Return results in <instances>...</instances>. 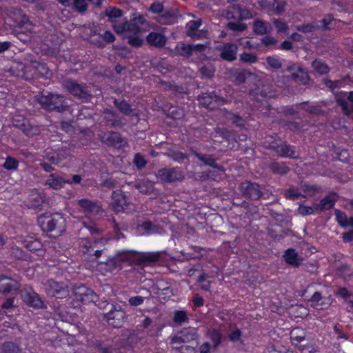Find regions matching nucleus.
Listing matches in <instances>:
<instances>
[{"instance_id": "nucleus-1", "label": "nucleus", "mask_w": 353, "mask_h": 353, "mask_svg": "<svg viewBox=\"0 0 353 353\" xmlns=\"http://www.w3.org/2000/svg\"><path fill=\"white\" fill-rule=\"evenodd\" d=\"M106 14L114 22L113 28L115 32L123 34L131 46L137 47L142 45L143 39L139 36V33L143 31L145 23L141 16L134 17L132 21L128 24L126 21H114L115 19L121 16V11L119 9L110 8L106 10Z\"/></svg>"}, {"instance_id": "nucleus-2", "label": "nucleus", "mask_w": 353, "mask_h": 353, "mask_svg": "<svg viewBox=\"0 0 353 353\" xmlns=\"http://www.w3.org/2000/svg\"><path fill=\"white\" fill-rule=\"evenodd\" d=\"M39 223L41 229L44 231H55L61 234L65 227V220L63 216L59 213L45 214L39 218Z\"/></svg>"}, {"instance_id": "nucleus-3", "label": "nucleus", "mask_w": 353, "mask_h": 353, "mask_svg": "<svg viewBox=\"0 0 353 353\" xmlns=\"http://www.w3.org/2000/svg\"><path fill=\"white\" fill-rule=\"evenodd\" d=\"M34 70V74L36 76L48 77V70L45 64L34 63L30 67L25 66L21 63H14L12 67L13 70H17V75L24 76L29 78V74L31 72V69Z\"/></svg>"}, {"instance_id": "nucleus-4", "label": "nucleus", "mask_w": 353, "mask_h": 353, "mask_svg": "<svg viewBox=\"0 0 353 353\" xmlns=\"http://www.w3.org/2000/svg\"><path fill=\"white\" fill-rule=\"evenodd\" d=\"M39 101L44 108L49 110L57 109L62 111L67 106L64 104L63 97L57 94L42 95L39 97Z\"/></svg>"}, {"instance_id": "nucleus-5", "label": "nucleus", "mask_w": 353, "mask_h": 353, "mask_svg": "<svg viewBox=\"0 0 353 353\" xmlns=\"http://www.w3.org/2000/svg\"><path fill=\"white\" fill-rule=\"evenodd\" d=\"M47 294L50 296L62 298L68 294L67 286L63 283H59L54 281H48L44 287Z\"/></svg>"}, {"instance_id": "nucleus-6", "label": "nucleus", "mask_w": 353, "mask_h": 353, "mask_svg": "<svg viewBox=\"0 0 353 353\" xmlns=\"http://www.w3.org/2000/svg\"><path fill=\"white\" fill-rule=\"evenodd\" d=\"M21 296L23 301L29 306L37 309L46 308L44 302L36 292L32 291H21Z\"/></svg>"}, {"instance_id": "nucleus-7", "label": "nucleus", "mask_w": 353, "mask_h": 353, "mask_svg": "<svg viewBox=\"0 0 353 353\" xmlns=\"http://www.w3.org/2000/svg\"><path fill=\"white\" fill-rule=\"evenodd\" d=\"M74 295L77 300L83 303L95 302L97 295L92 290L83 285L77 288L74 291Z\"/></svg>"}, {"instance_id": "nucleus-8", "label": "nucleus", "mask_w": 353, "mask_h": 353, "mask_svg": "<svg viewBox=\"0 0 353 353\" xmlns=\"http://www.w3.org/2000/svg\"><path fill=\"white\" fill-rule=\"evenodd\" d=\"M223 15L228 19H249L252 17V14L246 9H243L239 6H233L230 10L224 12Z\"/></svg>"}, {"instance_id": "nucleus-9", "label": "nucleus", "mask_w": 353, "mask_h": 353, "mask_svg": "<svg viewBox=\"0 0 353 353\" xmlns=\"http://www.w3.org/2000/svg\"><path fill=\"white\" fill-rule=\"evenodd\" d=\"M99 136L103 142L115 148H121L126 145V141L117 132H103Z\"/></svg>"}, {"instance_id": "nucleus-10", "label": "nucleus", "mask_w": 353, "mask_h": 353, "mask_svg": "<svg viewBox=\"0 0 353 353\" xmlns=\"http://www.w3.org/2000/svg\"><path fill=\"white\" fill-rule=\"evenodd\" d=\"M196 335V330L194 328L185 329L176 336H174L171 342L174 345H179L182 343L189 342L193 340Z\"/></svg>"}, {"instance_id": "nucleus-11", "label": "nucleus", "mask_w": 353, "mask_h": 353, "mask_svg": "<svg viewBox=\"0 0 353 353\" xmlns=\"http://www.w3.org/2000/svg\"><path fill=\"white\" fill-rule=\"evenodd\" d=\"M125 312L120 310L110 311L107 315L106 319L108 324L112 327H121L124 321Z\"/></svg>"}, {"instance_id": "nucleus-12", "label": "nucleus", "mask_w": 353, "mask_h": 353, "mask_svg": "<svg viewBox=\"0 0 353 353\" xmlns=\"http://www.w3.org/2000/svg\"><path fill=\"white\" fill-rule=\"evenodd\" d=\"M199 103L201 105L209 109L216 108L218 105L223 103V101L215 94H208L205 96L199 97Z\"/></svg>"}, {"instance_id": "nucleus-13", "label": "nucleus", "mask_w": 353, "mask_h": 353, "mask_svg": "<svg viewBox=\"0 0 353 353\" xmlns=\"http://www.w3.org/2000/svg\"><path fill=\"white\" fill-rule=\"evenodd\" d=\"M258 2L263 9H272L278 14L284 10L285 6L284 0H259Z\"/></svg>"}, {"instance_id": "nucleus-14", "label": "nucleus", "mask_w": 353, "mask_h": 353, "mask_svg": "<svg viewBox=\"0 0 353 353\" xmlns=\"http://www.w3.org/2000/svg\"><path fill=\"white\" fill-rule=\"evenodd\" d=\"M200 21H191L187 23L188 30L187 34L192 38H203L207 35V32L203 30H199L201 26Z\"/></svg>"}, {"instance_id": "nucleus-15", "label": "nucleus", "mask_w": 353, "mask_h": 353, "mask_svg": "<svg viewBox=\"0 0 353 353\" xmlns=\"http://www.w3.org/2000/svg\"><path fill=\"white\" fill-rule=\"evenodd\" d=\"M24 246L30 251H37V255L41 257L44 256L45 252L41 249L42 244L33 236H28L23 241Z\"/></svg>"}, {"instance_id": "nucleus-16", "label": "nucleus", "mask_w": 353, "mask_h": 353, "mask_svg": "<svg viewBox=\"0 0 353 353\" xmlns=\"http://www.w3.org/2000/svg\"><path fill=\"white\" fill-rule=\"evenodd\" d=\"M241 188L245 194L253 199L261 196V192L257 184L245 182L241 184Z\"/></svg>"}, {"instance_id": "nucleus-17", "label": "nucleus", "mask_w": 353, "mask_h": 353, "mask_svg": "<svg viewBox=\"0 0 353 353\" xmlns=\"http://www.w3.org/2000/svg\"><path fill=\"white\" fill-rule=\"evenodd\" d=\"M292 77L305 84L308 82V75L305 71L296 65H292L288 68Z\"/></svg>"}, {"instance_id": "nucleus-18", "label": "nucleus", "mask_w": 353, "mask_h": 353, "mask_svg": "<svg viewBox=\"0 0 353 353\" xmlns=\"http://www.w3.org/2000/svg\"><path fill=\"white\" fill-rule=\"evenodd\" d=\"M221 57L227 61H232L236 59L237 46L235 44L228 43L220 49Z\"/></svg>"}, {"instance_id": "nucleus-19", "label": "nucleus", "mask_w": 353, "mask_h": 353, "mask_svg": "<svg viewBox=\"0 0 353 353\" xmlns=\"http://www.w3.org/2000/svg\"><path fill=\"white\" fill-rule=\"evenodd\" d=\"M69 180H65L63 177L55 174H50L46 181V185L54 190H59L63 188L65 183H69Z\"/></svg>"}, {"instance_id": "nucleus-20", "label": "nucleus", "mask_w": 353, "mask_h": 353, "mask_svg": "<svg viewBox=\"0 0 353 353\" xmlns=\"http://www.w3.org/2000/svg\"><path fill=\"white\" fill-rule=\"evenodd\" d=\"M113 208L117 212L127 209L128 203L125 196L120 192H114L112 195Z\"/></svg>"}, {"instance_id": "nucleus-21", "label": "nucleus", "mask_w": 353, "mask_h": 353, "mask_svg": "<svg viewBox=\"0 0 353 353\" xmlns=\"http://www.w3.org/2000/svg\"><path fill=\"white\" fill-rule=\"evenodd\" d=\"M19 288L17 281L9 277H0V290L3 292H9Z\"/></svg>"}, {"instance_id": "nucleus-22", "label": "nucleus", "mask_w": 353, "mask_h": 353, "mask_svg": "<svg viewBox=\"0 0 353 353\" xmlns=\"http://www.w3.org/2000/svg\"><path fill=\"white\" fill-rule=\"evenodd\" d=\"M126 253V251H121L119 252L115 257L110 259L106 264H102L101 265H105V269L108 272H112L118 266L120 261L128 259L125 256Z\"/></svg>"}, {"instance_id": "nucleus-23", "label": "nucleus", "mask_w": 353, "mask_h": 353, "mask_svg": "<svg viewBox=\"0 0 353 353\" xmlns=\"http://www.w3.org/2000/svg\"><path fill=\"white\" fill-rule=\"evenodd\" d=\"M147 41L156 47H162L166 43L165 37L159 32H151L147 37Z\"/></svg>"}, {"instance_id": "nucleus-24", "label": "nucleus", "mask_w": 353, "mask_h": 353, "mask_svg": "<svg viewBox=\"0 0 353 353\" xmlns=\"http://www.w3.org/2000/svg\"><path fill=\"white\" fill-rule=\"evenodd\" d=\"M78 203L86 212L98 214L101 211L100 207L90 200L80 199L78 201Z\"/></svg>"}, {"instance_id": "nucleus-25", "label": "nucleus", "mask_w": 353, "mask_h": 353, "mask_svg": "<svg viewBox=\"0 0 353 353\" xmlns=\"http://www.w3.org/2000/svg\"><path fill=\"white\" fill-rule=\"evenodd\" d=\"M336 197V195L334 194H330L327 195L321 201L319 204L316 205V209L319 211H321L323 210H329L332 208L334 205Z\"/></svg>"}, {"instance_id": "nucleus-26", "label": "nucleus", "mask_w": 353, "mask_h": 353, "mask_svg": "<svg viewBox=\"0 0 353 353\" xmlns=\"http://www.w3.org/2000/svg\"><path fill=\"white\" fill-rule=\"evenodd\" d=\"M65 87L72 94L75 96L83 99H85L87 97V93L83 90V88L74 81H66Z\"/></svg>"}, {"instance_id": "nucleus-27", "label": "nucleus", "mask_w": 353, "mask_h": 353, "mask_svg": "<svg viewBox=\"0 0 353 353\" xmlns=\"http://www.w3.org/2000/svg\"><path fill=\"white\" fill-rule=\"evenodd\" d=\"M271 148H274L276 151L281 156L288 157H295L294 151L292 148L287 145L286 144H281L278 145H270Z\"/></svg>"}, {"instance_id": "nucleus-28", "label": "nucleus", "mask_w": 353, "mask_h": 353, "mask_svg": "<svg viewBox=\"0 0 353 353\" xmlns=\"http://www.w3.org/2000/svg\"><path fill=\"white\" fill-rule=\"evenodd\" d=\"M310 305L314 308L320 310L322 309L323 306L328 305V303L326 302L325 299L321 297V295L319 292H316L310 299Z\"/></svg>"}, {"instance_id": "nucleus-29", "label": "nucleus", "mask_w": 353, "mask_h": 353, "mask_svg": "<svg viewBox=\"0 0 353 353\" xmlns=\"http://www.w3.org/2000/svg\"><path fill=\"white\" fill-rule=\"evenodd\" d=\"M285 261L288 264L292 265H297L300 263V260L298 258L297 254L293 249H288L283 255Z\"/></svg>"}, {"instance_id": "nucleus-30", "label": "nucleus", "mask_w": 353, "mask_h": 353, "mask_svg": "<svg viewBox=\"0 0 353 353\" xmlns=\"http://www.w3.org/2000/svg\"><path fill=\"white\" fill-rule=\"evenodd\" d=\"M254 31L258 34H264L271 30V26L266 22L257 20L254 23Z\"/></svg>"}, {"instance_id": "nucleus-31", "label": "nucleus", "mask_w": 353, "mask_h": 353, "mask_svg": "<svg viewBox=\"0 0 353 353\" xmlns=\"http://www.w3.org/2000/svg\"><path fill=\"white\" fill-rule=\"evenodd\" d=\"M305 336V331L301 328H295L290 333L291 340L294 345L303 341Z\"/></svg>"}, {"instance_id": "nucleus-32", "label": "nucleus", "mask_w": 353, "mask_h": 353, "mask_svg": "<svg viewBox=\"0 0 353 353\" xmlns=\"http://www.w3.org/2000/svg\"><path fill=\"white\" fill-rule=\"evenodd\" d=\"M205 48L203 45H186L183 46L182 50L187 54H193L194 53L196 54L198 52L204 51Z\"/></svg>"}, {"instance_id": "nucleus-33", "label": "nucleus", "mask_w": 353, "mask_h": 353, "mask_svg": "<svg viewBox=\"0 0 353 353\" xmlns=\"http://www.w3.org/2000/svg\"><path fill=\"white\" fill-rule=\"evenodd\" d=\"M313 68L320 74H325L328 72L327 65L320 60H316L312 63Z\"/></svg>"}, {"instance_id": "nucleus-34", "label": "nucleus", "mask_w": 353, "mask_h": 353, "mask_svg": "<svg viewBox=\"0 0 353 353\" xmlns=\"http://www.w3.org/2000/svg\"><path fill=\"white\" fill-rule=\"evenodd\" d=\"M239 59L241 61L248 63H254L257 61V57L255 54L248 52H243L240 54Z\"/></svg>"}, {"instance_id": "nucleus-35", "label": "nucleus", "mask_w": 353, "mask_h": 353, "mask_svg": "<svg viewBox=\"0 0 353 353\" xmlns=\"http://www.w3.org/2000/svg\"><path fill=\"white\" fill-rule=\"evenodd\" d=\"M316 205L314 204L312 207L305 206V205H300L298 210L299 212L302 215H309L314 214L315 212L319 211L316 209Z\"/></svg>"}, {"instance_id": "nucleus-36", "label": "nucleus", "mask_w": 353, "mask_h": 353, "mask_svg": "<svg viewBox=\"0 0 353 353\" xmlns=\"http://www.w3.org/2000/svg\"><path fill=\"white\" fill-rule=\"evenodd\" d=\"M273 23H274L278 32H283V33L287 32V30H288V26L283 21L278 20V19H275V20H274Z\"/></svg>"}, {"instance_id": "nucleus-37", "label": "nucleus", "mask_w": 353, "mask_h": 353, "mask_svg": "<svg viewBox=\"0 0 353 353\" xmlns=\"http://www.w3.org/2000/svg\"><path fill=\"white\" fill-rule=\"evenodd\" d=\"M3 167L7 170H15L18 167V162L16 159L8 157L6 159Z\"/></svg>"}, {"instance_id": "nucleus-38", "label": "nucleus", "mask_w": 353, "mask_h": 353, "mask_svg": "<svg viewBox=\"0 0 353 353\" xmlns=\"http://www.w3.org/2000/svg\"><path fill=\"white\" fill-rule=\"evenodd\" d=\"M228 27L233 31H243L247 28V26L245 25V23L240 22H229L228 23Z\"/></svg>"}, {"instance_id": "nucleus-39", "label": "nucleus", "mask_w": 353, "mask_h": 353, "mask_svg": "<svg viewBox=\"0 0 353 353\" xmlns=\"http://www.w3.org/2000/svg\"><path fill=\"white\" fill-rule=\"evenodd\" d=\"M267 63L270 67L272 68H279L281 66V62L276 57H268L267 58Z\"/></svg>"}, {"instance_id": "nucleus-40", "label": "nucleus", "mask_w": 353, "mask_h": 353, "mask_svg": "<svg viewBox=\"0 0 353 353\" xmlns=\"http://www.w3.org/2000/svg\"><path fill=\"white\" fill-rule=\"evenodd\" d=\"M67 155H68V152L67 151H61L57 154V157L51 156L49 157V160L54 164H59Z\"/></svg>"}, {"instance_id": "nucleus-41", "label": "nucleus", "mask_w": 353, "mask_h": 353, "mask_svg": "<svg viewBox=\"0 0 353 353\" xmlns=\"http://www.w3.org/2000/svg\"><path fill=\"white\" fill-rule=\"evenodd\" d=\"M163 173L167 174V176L165 178V179L169 181H174L180 179L176 176L177 174L176 170H165L163 171Z\"/></svg>"}, {"instance_id": "nucleus-42", "label": "nucleus", "mask_w": 353, "mask_h": 353, "mask_svg": "<svg viewBox=\"0 0 353 353\" xmlns=\"http://www.w3.org/2000/svg\"><path fill=\"white\" fill-rule=\"evenodd\" d=\"M187 320L186 313L183 311H176L174 313V321L176 323H181Z\"/></svg>"}, {"instance_id": "nucleus-43", "label": "nucleus", "mask_w": 353, "mask_h": 353, "mask_svg": "<svg viewBox=\"0 0 353 353\" xmlns=\"http://www.w3.org/2000/svg\"><path fill=\"white\" fill-rule=\"evenodd\" d=\"M214 70L212 65H205L201 68V74L206 77H212L214 74Z\"/></svg>"}, {"instance_id": "nucleus-44", "label": "nucleus", "mask_w": 353, "mask_h": 353, "mask_svg": "<svg viewBox=\"0 0 353 353\" xmlns=\"http://www.w3.org/2000/svg\"><path fill=\"white\" fill-rule=\"evenodd\" d=\"M272 169L274 171L281 174H285L288 171V168L283 163H274Z\"/></svg>"}, {"instance_id": "nucleus-45", "label": "nucleus", "mask_w": 353, "mask_h": 353, "mask_svg": "<svg viewBox=\"0 0 353 353\" xmlns=\"http://www.w3.org/2000/svg\"><path fill=\"white\" fill-rule=\"evenodd\" d=\"M116 105L118 107V108L124 112L125 114H127L130 112V108L128 103L126 101H122L120 102L115 101Z\"/></svg>"}, {"instance_id": "nucleus-46", "label": "nucleus", "mask_w": 353, "mask_h": 353, "mask_svg": "<svg viewBox=\"0 0 353 353\" xmlns=\"http://www.w3.org/2000/svg\"><path fill=\"white\" fill-rule=\"evenodd\" d=\"M175 349H179L181 353H195V350L193 347L190 345H183L178 347L177 345L173 347Z\"/></svg>"}, {"instance_id": "nucleus-47", "label": "nucleus", "mask_w": 353, "mask_h": 353, "mask_svg": "<svg viewBox=\"0 0 353 353\" xmlns=\"http://www.w3.org/2000/svg\"><path fill=\"white\" fill-rule=\"evenodd\" d=\"M74 4L79 12H83L87 8V3L85 0H74Z\"/></svg>"}, {"instance_id": "nucleus-48", "label": "nucleus", "mask_w": 353, "mask_h": 353, "mask_svg": "<svg viewBox=\"0 0 353 353\" xmlns=\"http://www.w3.org/2000/svg\"><path fill=\"white\" fill-rule=\"evenodd\" d=\"M134 162L138 168H142L146 163L144 158L139 154L135 155Z\"/></svg>"}, {"instance_id": "nucleus-49", "label": "nucleus", "mask_w": 353, "mask_h": 353, "mask_svg": "<svg viewBox=\"0 0 353 353\" xmlns=\"http://www.w3.org/2000/svg\"><path fill=\"white\" fill-rule=\"evenodd\" d=\"M315 29H316V26H314V25H312V24H307V25H303L302 26L296 27V30H298L299 31H301L302 32H304V33L313 32L315 30Z\"/></svg>"}, {"instance_id": "nucleus-50", "label": "nucleus", "mask_w": 353, "mask_h": 353, "mask_svg": "<svg viewBox=\"0 0 353 353\" xmlns=\"http://www.w3.org/2000/svg\"><path fill=\"white\" fill-rule=\"evenodd\" d=\"M336 216L339 223L343 226H346V221L347 220L346 215L344 213H342L339 210H336Z\"/></svg>"}, {"instance_id": "nucleus-51", "label": "nucleus", "mask_w": 353, "mask_h": 353, "mask_svg": "<svg viewBox=\"0 0 353 353\" xmlns=\"http://www.w3.org/2000/svg\"><path fill=\"white\" fill-rule=\"evenodd\" d=\"M199 282L201 288L208 290L210 287V282L208 280V277L205 275L201 276L199 279Z\"/></svg>"}, {"instance_id": "nucleus-52", "label": "nucleus", "mask_w": 353, "mask_h": 353, "mask_svg": "<svg viewBox=\"0 0 353 353\" xmlns=\"http://www.w3.org/2000/svg\"><path fill=\"white\" fill-rule=\"evenodd\" d=\"M143 303V298L140 296H133L129 299V303L133 306L141 305Z\"/></svg>"}, {"instance_id": "nucleus-53", "label": "nucleus", "mask_w": 353, "mask_h": 353, "mask_svg": "<svg viewBox=\"0 0 353 353\" xmlns=\"http://www.w3.org/2000/svg\"><path fill=\"white\" fill-rule=\"evenodd\" d=\"M241 336V332L240 330L236 329L229 334V339H230V340H231L232 341H236L240 339Z\"/></svg>"}, {"instance_id": "nucleus-54", "label": "nucleus", "mask_w": 353, "mask_h": 353, "mask_svg": "<svg viewBox=\"0 0 353 353\" xmlns=\"http://www.w3.org/2000/svg\"><path fill=\"white\" fill-rule=\"evenodd\" d=\"M285 195L288 198L295 199H298L301 196V194L293 189H290L286 192Z\"/></svg>"}, {"instance_id": "nucleus-55", "label": "nucleus", "mask_w": 353, "mask_h": 353, "mask_svg": "<svg viewBox=\"0 0 353 353\" xmlns=\"http://www.w3.org/2000/svg\"><path fill=\"white\" fill-rule=\"evenodd\" d=\"M210 337L213 341L214 345L216 346L220 342L221 334L217 331H213Z\"/></svg>"}, {"instance_id": "nucleus-56", "label": "nucleus", "mask_w": 353, "mask_h": 353, "mask_svg": "<svg viewBox=\"0 0 353 353\" xmlns=\"http://www.w3.org/2000/svg\"><path fill=\"white\" fill-rule=\"evenodd\" d=\"M150 10L152 12L159 13L163 10V5L160 3H153L150 6Z\"/></svg>"}, {"instance_id": "nucleus-57", "label": "nucleus", "mask_w": 353, "mask_h": 353, "mask_svg": "<svg viewBox=\"0 0 353 353\" xmlns=\"http://www.w3.org/2000/svg\"><path fill=\"white\" fill-rule=\"evenodd\" d=\"M276 42V40L270 36L265 37L262 39V43L265 46H271L274 44Z\"/></svg>"}, {"instance_id": "nucleus-58", "label": "nucleus", "mask_w": 353, "mask_h": 353, "mask_svg": "<svg viewBox=\"0 0 353 353\" xmlns=\"http://www.w3.org/2000/svg\"><path fill=\"white\" fill-rule=\"evenodd\" d=\"M23 26L26 31L31 32L33 28L32 23L28 20L27 17L24 16L23 19Z\"/></svg>"}, {"instance_id": "nucleus-59", "label": "nucleus", "mask_w": 353, "mask_h": 353, "mask_svg": "<svg viewBox=\"0 0 353 353\" xmlns=\"http://www.w3.org/2000/svg\"><path fill=\"white\" fill-rule=\"evenodd\" d=\"M25 133L28 136H32L38 133L39 130L37 128L30 126V128H27L23 130Z\"/></svg>"}, {"instance_id": "nucleus-60", "label": "nucleus", "mask_w": 353, "mask_h": 353, "mask_svg": "<svg viewBox=\"0 0 353 353\" xmlns=\"http://www.w3.org/2000/svg\"><path fill=\"white\" fill-rule=\"evenodd\" d=\"M103 37L108 42H112L114 40V35L109 31L104 32Z\"/></svg>"}, {"instance_id": "nucleus-61", "label": "nucleus", "mask_w": 353, "mask_h": 353, "mask_svg": "<svg viewBox=\"0 0 353 353\" xmlns=\"http://www.w3.org/2000/svg\"><path fill=\"white\" fill-rule=\"evenodd\" d=\"M14 299H8L3 304L2 307L4 309H8L13 306Z\"/></svg>"}, {"instance_id": "nucleus-62", "label": "nucleus", "mask_w": 353, "mask_h": 353, "mask_svg": "<svg viewBox=\"0 0 353 353\" xmlns=\"http://www.w3.org/2000/svg\"><path fill=\"white\" fill-rule=\"evenodd\" d=\"M201 160L203 161L205 164H208L210 166L214 165V161L210 157H200Z\"/></svg>"}, {"instance_id": "nucleus-63", "label": "nucleus", "mask_w": 353, "mask_h": 353, "mask_svg": "<svg viewBox=\"0 0 353 353\" xmlns=\"http://www.w3.org/2000/svg\"><path fill=\"white\" fill-rule=\"evenodd\" d=\"M210 345L208 343H204L201 346L200 353H209Z\"/></svg>"}, {"instance_id": "nucleus-64", "label": "nucleus", "mask_w": 353, "mask_h": 353, "mask_svg": "<svg viewBox=\"0 0 353 353\" xmlns=\"http://www.w3.org/2000/svg\"><path fill=\"white\" fill-rule=\"evenodd\" d=\"M343 239L345 241H350L353 239V231L345 233L343 234Z\"/></svg>"}]
</instances>
